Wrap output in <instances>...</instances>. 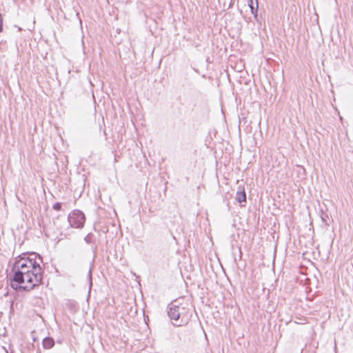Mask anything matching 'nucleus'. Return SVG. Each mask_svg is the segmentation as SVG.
Instances as JSON below:
<instances>
[{"label":"nucleus","instance_id":"f257e3e1","mask_svg":"<svg viewBox=\"0 0 353 353\" xmlns=\"http://www.w3.org/2000/svg\"><path fill=\"white\" fill-rule=\"evenodd\" d=\"M12 270L11 285L15 290L30 291L41 283L43 272L40 265L32 259L22 257L17 260Z\"/></svg>","mask_w":353,"mask_h":353},{"label":"nucleus","instance_id":"f03ea898","mask_svg":"<svg viewBox=\"0 0 353 353\" xmlns=\"http://www.w3.org/2000/svg\"><path fill=\"white\" fill-rule=\"evenodd\" d=\"M188 309L181 305L171 303L168 306V314L169 317L175 321L180 319L181 323H185L188 321Z\"/></svg>","mask_w":353,"mask_h":353},{"label":"nucleus","instance_id":"7ed1b4c3","mask_svg":"<svg viewBox=\"0 0 353 353\" xmlns=\"http://www.w3.org/2000/svg\"><path fill=\"white\" fill-rule=\"evenodd\" d=\"M68 220L71 227L82 228L85 223V217L81 211L76 210L69 214Z\"/></svg>","mask_w":353,"mask_h":353},{"label":"nucleus","instance_id":"20e7f679","mask_svg":"<svg viewBox=\"0 0 353 353\" xmlns=\"http://www.w3.org/2000/svg\"><path fill=\"white\" fill-rule=\"evenodd\" d=\"M235 199L239 202H245L246 201V194L243 187L239 186L236 193Z\"/></svg>","mask_w":353,"mask_h":353},{"label":"nucleus","instance_id":"39448f33","mask_svg":"<svg viewBox=\"0 0 353 353\" xmlns=\"http://www.w3.org/2000/svg\"><path fill=\"white\" fill-rule=\"evenodd\" d=\"M248 6L251 10L252 13L254 15V17H257V10H258V1L257 0H248Z\"/></svg>","mask_w":353,"mask_h":353},{"label":"nucleus","instance_id":"423d86ee","mask_svg":"<svg viewBox=\"0 0 353 353\" xmlns=\"http://www.w3.org/2000/svg\"><path fill=\"white\" fill-rule=\"evenodd\" d=\"M43 346L44 348L46 349H50L51 347H52L54 345V339L52 338H50V337H46L43 340Z\"/></svg>","mask_w":353,"mask_h":353},{"label":"nucleus","instance_id":"0eeeda50","mask_svg":"<svg viewBox=\"0 0 353 353\" xmlns=\"http://www.w3.org/2000/svg\"><path fill=\"white\" fill-rule=\"evenodd\" d=\"M53 208L56 210H59L61 209V204L59 203H56L53 205Z\"/></svg>","mask_w":353,"mask_h":353},{"label":"nucleus","instance_id":"6e6552de","mask_svg":"<svg viewBox=\"0 0 353 353\" xmlns=\"http://www.w3.org/2000/svg\"><path fill=\"white\" fill-rule=\"evenodd\" d=\"M3 29V19L1 17V14H0V32L2 31Z\"/></svg>","mask_w":353,"mask_h":353},{"label":"nucleus","instance_id":"1a4fd4ad","mask_svg":"<svg viewBox=\"0 0 353 353\" xmlns=\"http://www.w3.org/2000/svg\"><path fill=\"white\" fill-rule=\"evenodd\" d=\"M85 241L87 242V243H89L90 241V234H88L85 237Z\"/></svg>","mask_w":353,"mask_h":353},{"label":"nucleus","instance_id":"9d476101","mask_svg":"<svg viewBox=\"0 0 353 353\" xmlns=\"http://www.w3.org/2000/svg\"><path fill=\"white\" fill-rule=\"evenodd\" d=\"M88 277H89L90 281H91L92 275H91V270L90 269L89 270Z\"/></svg>","mask_w":353,"mask_h":353}]
</instances>
